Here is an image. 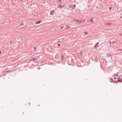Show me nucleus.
I'll use <instances>...</instances> for the list:
<instances>
[{"instance_id": "f257e3e1", "label": "nucleus", "mask_w": 122, "mask_h": 122, "mask_svg": "<svg viewBox=\"0 0 122 122\" xmlns=\"http://www.w3.org/2000/svg\"><path fill=\"white\" fill-rule=\"evenodd\" d=\"M41 22V21H37V22L36 23V24H39Z\"/></svg>"}, {"instance_id": "f03ea898", "label": "nucleus", "mask_w": 122, "mask_h": 122, "mask_svg": "<svg viewBox=\"0 0 122 122\" xmlns=\"http://www.w3.org/2000/svg\"><path fill=\"white\" fill-rule=\"evenodd\" d=\"M122 79H120V78H119V79H118V81H117V82H118V81H120V82H122Z\"/></svg>"}, {"instance_id": "7ed1b4c3", "label": "nucleus", "mask_w": 122, "mask_h": 122, "mask_svg": "<svg viewBox=\"0 0 122 122\" xmlns=\"http://www.w3.org/2000/svg\"><path fill=\"white\" fill-rule=\"evenodd\" d=\"M99 44V43L98 42L97 44L95 45V48H96V47H97V46Z\"/></svg>"}, {"instance_id": "20e7f679", "label": "nucleus", "mask_w": 122, "mask_h": 122, "mask_svg": "<svg viewBox=\"0 0 122 122\" xmlns=\"http://www.w3.org/2000/svg\"><path fill=\"white\" fill-rule=\"evenodd\" d=\"M118 13L120 14L121 15H122V11H119V12H118Z\"/></svg>"}, {"instance_id": "39448f33", "label": "nucleus", "mask_w": 122, "mask_h": 122, "mask_svg": "<svg viewBox=\"0 0 122 122\" xmlns=\"http://www.w3.org/2000/svg\"><path fill=\"white\" fill-rule=\"evenodd\" d=\"M84 34L85 35H87L88 34V33L87 32H85L84 33Z\"/></svg>"}, {"instance_id": "423d86ee", "label": "nucleus", "mask_w": 122, "mask_h": 122, "mask_svg": "<svg viewBox=\"0 0 122 122\" xmlns=\"http://www.w3.org/2000/svg\"><path fill=\"white\" fill-rule=\"evenodd\" d=\"M61 0H58V2H60L61 1Z\"/></svg>"}, {"instance_id": "0eeeda50", "label": "nucleus", "mask_w": 122, "mask_h": 122, "mask_svg": "<svg viewBox=\"0 0 122 122\" xmlns=\"http://www.w3.org/2000/svg\"><path fill=\"white\" fill-rule=\"evenodd\" d=\"M80 54H81V55H82V54H83V52H80Z\"/></svg>"}, {"instance_id": "6e6552de", "label": "nucleus", "mask_w": 122, "mask_h": 122, "mask_svg": "<svg viewBox=\"0 0 122 122\" xmlns=\"http://www.w3.org/2000/svg\"><path fill=\"white\" fill-rule=\"evenodd\" d=\"M76 21L77 22H80V21H79L78 20H76Z\"/></svg>"}, {"instance_id": "1a4fd4ad", "label": "nucleus", "mask_w": 122, "mask_h": 122, "mask_svg": "<svg viewBox=\"0 0 122 122\" xmlns=\"http://www.w3.org/2000/svg\"><path fill=\"white\" fill-rule=\"evenodd\" d=\"M58 45L59 46H61L60 44L59 43L58 44Z\"/></svg>"}, {"instance_id": "9d476101", "label": "nucleus", "mask_w": 122, "mask_h": 122, "mask_svg": "<svg viewBox=\"0 0 122 122\" xmlns=\"http://www.w3.org/2000/svg\"><path fill=\"white\" fill-rule=\"evenodd\" d=\"M63 55L62 56V58H63Z\"/></svg>"}, {"instance_id": "9b49d317", "label": "nucleus", "mask_w": 122, "mask_h": 122, "mask_svg": "<svg viewBox=\"0 0 122 122\" xmlns=\"http://www.w3.org/2000/svg\"><path fill=\"white\" fill-rule=\"evenodd\" d=\"M119 50H120V51H122V50H120V49H119Z\"/></svg>"}, {"instance_id": "f8f14e48", "label": "nucleus", "mask_w": 122, "mask_h": 122, "mask_svg": "<svg viewBox=\"0 0 122 122\" xmlns=\"http://www.w3.org/2000/svg\"><path fill=\"white\" fill-rule=\"evenodd\" d=\"M1 51H0V54H1Z\"/></svg>"}, {"instance_id": "ddd939ff", "label": "nucleus", "mask_w": 122, "mask_h": 122, "mask_svg": "<svg viewBox=\"0 0 122 122\" xmlns=\"http://www.w3.org/2000/svg\"><path fill=\"white\" fill-rule=\"evenodd\" d=\"M122 18V17H121V18Z\"/></svg>"}, {"instance_id": "4468645a", "label": "nucleus", "mask_w": 122, "mask_h": 122, "mask_svg": "<svg viewBox=\"0 0 122 122\" xmlns=\"http://www.w3.org/2000/svg\"><path fill=\"white\" fill-rule=\"evenodd\" d=\"M75 5H74V6H75Z\"/></svg>"}, {"instance_id": "2eb2a0df", "label": "nucleus", "mask_w": 122, "mask_h": 122, "mask_svg": "<svg viewBox=\"0 0 122 122\" xmlns=\"http://www.w3.org/2000/svg\"><path fill=\"white\" fill-rule=\"evenodd\" d=\"M121 1H122V0H121Z\"/></svg>"}]
</instances>
